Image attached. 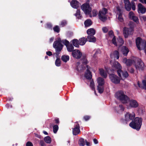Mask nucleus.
<instances>
[{"label": "nucleus", "mask_w": 146, "mask_h": 146, "mask_svg": "<svg viewBox=\"0 0 146 146\" xmlns=\"http://www.w3.org/2000/svg\"><path fill=\"white\" fill-rule=\"evenodd\" d=\"M52 27V26L50 24H47L46 25V27L48 28H50Z\"/></svg>", "instance_id": "6e6d98bb"}, {"label": "nucleus", "mask_w": 146, "mask_h": 146, "mask_svg": "<svg viewBox=\"0 0 146 146\" xmlns=\"http://www.w3.org/2000/svg\"><path fill=\"white\" fill-rule=\"evenodd\" d=\"M67 50L68 52H71L73 51V50L74 49V46L72 45L69 44L67 46Z\"/></svg>", "instance_id": "58836bf2"}, {"label": "nucleus", "mask_w": 146, "mask_h": 146, "mask_svg": "<svg viewBox=\"0 0 146 146\" xmlns=\"http://www.w3.org/2000/svg\"><path fill=\"white\" fill-rule=\"evenodd\" d=\"M97 81L98 84L97 90L99 93H102L104 90L103 86L104 84V80L103 78L99 77L97 79Z\"/></svg>", "instance_id": "39448f33"}, {"label": "nucleus", "mask_w": 146, "mask_h": 146, "mask_svg": "<svg viewBox=\"0 0 146 146\" xmlns=\"http://www.w3.org/2000/svg\"><path fill=\"white\" fill-rule=\"evenodd\" d=\"M135 67L137 70H142L144 67L143 62L141 60L139 59L135 64Z\"/></svg>", "instance_id": "2eb2a0df"}, {"label": "nucleus", "mask_w": 146, "mask_h": 146, "mask_svg": "<svg viewBox=\"0 0 146 146\" xmlns=\"http://www.w3.org/2000/svg\"><path fill=\"white\" fill-rule=\"evenodd\" d=\"M139 1H140V2H142V3H143V0H139Z\"/></svg>", "instance_id": "338daca9"}, {"label": "nucleus", "mask_w": 146, "mask_h": 146, "mask_svg": "<svg viewBox=\"0 0 146 146\" xmlns=\"http://www.w3.org/2000/svg\"><path fill=\"white\" fill-rule=\"evenodd\" d=\"M72 55L76 58L79 59L82 56V52L78 50H75L72 51Z\"/></svg>", "instance_id": "f3484780"}, {"label": "nucleus", "mask_w": 146, "mask_h": 146, "mask_svg": "<svg viewBox=\"0 0 146 146\" xmlns=\"http://www.w3.org/2000/svg\"><path fill=\"white\" fill-rule=\"evenodd\" d=\"M70 5L73 8L77 9L79 6V3L76 0H73L71 2Z\"/></svg>", "instance_id": "5701e85b"}, {"label": "nucleus", "mask_w": 146, "mask_h": 146, "mask_svg": "<svg viewBox=\"0 0 146 146\" xmlns=\"http://www.w3.org/2000/svg\"><path fill=\"white\" fill-rule=\"evenodd\" d=\"M137 84H138V85L139 87H141V85L140 84L139 82H138Z\"/></svg>", "instance_id": "0e129e2a"}, {"label": "nucleus", "mask_w": 146, "mask_h": 146, "mask_svg": "<svg viewBox=\"0 0 146 146\" xmlns=\"http://www.w3.org/2000/svg\"><path fill=\"white\" fill-rule=\"evenodd\" d=\"M54 31L57 33H58L60 31V29L59 27L58 26H56L53 28Z\"/></svg>", "instance_id": "c03bdc74"}, {"label": "nucleus", "mask_w": 146, "mask_h": 146, "mask_svg": "<svg viewBox=\"0 0 146 146\" xmlns=\"http://www.w3.org/2000/svg\"><path fill=\"white\" fill-rule=\"evenodd\" d=\"M46 54L49 56H50L52 55V53L50 51H48L46 52Z\"/></svg>", "instance_id": "5fc2aeb1"}, {"label": "nucleus", "mask_w": 146, "mask_h": 146, "mask_svg": "<svg viewBox=\"0 0 146 146\" xmlns=\"http://www.w3.org/2000/svg\"><path fill=\"white\" fill-rule=\"evenodd\" d=\"M90 86L92 90H94V93L96 95L94 88V82L93 81H91L90 82Z\"/></svg>", "instance_id": "79ce46f5"}, {"label": "nucleus", "mask_w": 146, "mask_h": 146, "mask_svg": "<svg viewBox=\"0 0 146 146\" xmlns=\"http://www.w3.org/2000/svg\"><path fill=\"white\" fill-rule=\"evenodd\" d=\"M116 13L117 14L116 17L119 21L121 22H123V20L122 16V12L121 10L120 9L119 7L116 8Z\"/></svg>", "instance_id": "dca6fc26"}, {"label": "nucleus", "mask_w": 146, "mask_h": 146, "mask_svg": "<svg viewBox=\"0 0 146 146\" xmlns=\"http://www.w3.org/2000/svg\"><path fill=\"white\" fill-rule=\"evenodd\" d=\"M98 14V12L96 10H93L92 13L91 12H90L89 14H88V15H89V16L91 17H95Z\"/></svg>", "instance_id": "72a5a7b5"}, {"label": "nucleus", "mask_w": 146, "mask_h": 146, "mask_svg": "<svg viewBox=\"0 0 146 146\" xmlns=\"http://www.w3.org/2000/svg\"><path fill=\"white\" fill-rule=\"evenodd\" d=\"M125 7L127 11H129L131 9V5L128 0H124Z\"/></svg>", "instance_id": "393cba45"}, {"label": "nucleus", "mask_w": 146, "mask_h": 146, "mask_svg": "<svg viewBox=\"0 0 146 146\" xmlns=\"http://www.w3.org/2000/svg\"><path fill=\"white\" fill-rule=\"evenodd\" d=\"M115 97L123 103L127 102L128 100V97L123 92L120 90L117 92L115 95Z\"/></svg>", "instance_id": "7ed1b4c3"}, {"label": "nucleus", "mask_w": 146, "mask_h": 146, "mask_svg": "<svg viewBox=\"0 0 146 146\" xmlns=\"http://www.w3.org/2000/svg\"><path fill=\"white\" fill-rule=\"evenodd\" d=\"M109 78L112 82L115 84L119 83L120 79L116 75L114 74H110L109 75Z\"/></svg>", "instance_id": "f8f14e48"}, {"label": "nucleus", "mask_w": 146, "mask_h": 146, "mask_svg": "<svg viewBox=\"0 0 146 146\" xmlns=\"http://www.w3.org/2000/svg\"><path fill=\"white\" fill-rule=\"evenodd\" d=\"M78 144L80 146H84L85 144V142L84 139L81 138L80 139Z\"/></svg>", "instance_id": "e433bc0d"}, {"label": "nucleus", "mask_w": 146, "mask_h": 146, "mask_svg": "<svg viewBox=\"0 0 146 146\" xmlns=\"http://www.w3.org/2000/svg\"><path fill=\"white\" fill-rule=\"evenodd\" d=\"M62 60L64 62H66L69 59V56L68 55H64L61 57Z\"/></svg>", "instance_id": "473e14b6"}, {"label": "nucleus", "mask_w": 146, "mask_h": 146, "mask_svg": "<svg viewBox=\"0 0 146 146\" xmlns=\"http://www.w3.org/2000/svg\"><path fill=\"white\" fill-rule=\"evenodd\" d=\"M63 46L60 38H58L57 40L55 41L53 44V46L55 49L56 52L60 51L62 49Z\"/></svg>", "instance_id": "1a4fd4ad"}, {"label": "nucleus", "mask_w": 146, "mask_h": 146, "mask_svg": "<svg viewBox=\"0 0 146 146\" xmlns=\"http://www.w3.org/2000/svg\"><path fill=\"white\" fill-rule=\"evenodd\" d=\"M95 31L93 28H90L87 30V33L88 36H93L95 33Z\"/></svg>", "instance_id": "bb28decb"}, {"label": "nucleus", "mask_w": 146, "mask_h": 146, "mask_svg": "<svg viewBox=\"0 0 146 146\" xmlns=\"http://www.w3.org/2000/svg\"><path fill=\"white\" fill-rule=\"evenodd\" d=\"M132 5L131 6V8L134 11L135 10V5L133 4V3H132Z\"/></svg>", "instance_id": "864d4df0"}, {"label": "nucleus", "mask_w": 146, "mask_h": 146, "mask_svg": "<svg viewBox=\"0 0 146 146\" xmlns=\"http://www.w3.org/2000/svg\"><path fill=\"white\" fill-rule=\"evenodd\" d=\"M143 88L146 90V81L145 80L143 81Z\"/></svg>", "instance_id": "09e8293b"}, {"label": "nucleus", "mask_w": 146, "mask_h": 146, "mask_svg": "<svg viewBox=\"0 0 146 146\" xmlns=\"http://www.w3.org/2000/svg\"><path fill=\"white\" fill-rule=\"evenodd\" d=\"M137 46L139 50L144 49L146 46V41L144 40L141 39L138 37L136 41Z\"/></svg>", "instance_id": "423d86ee"}, {"label": "nucleus", "mask_w": 146, "mask_h": 146, "mask_svg": "<svg viewBox=\"0 0 146 146\" xmlns=\"http://www.w3.org/2000/svg\"><path fill=\"white\" fill-rule=\"evenodd\" d=\"M87 40L90 42H95L96 41V38L93 36H88Z\"/></svg>", "instance_id": "c85d7f7f"}, {"label": "nucleus", "mask_w": 146, "mask_h": 146, "mask_svg": "<svg viewBox=\"0 0 146 146\" xmlns=\"http://www.w3.org/2000/svg\"><path fill=\"white\" fill-rule=\"evenodd\" d=\"M107 12V9L104 8L102 10H100L99 13L98 15L99 19L102 21H106L107 18L106 14Z\"/></svg>", "instance_id": "0eeeda50"}, {"label": "nucleus", "mask_w": 146, "mask_h": 146, "mask_svg": "<svg viewBox=\"0 0 146 146\" xmlns=\"http://www.w3.org/2000/svg\"><path fill=\"white\" fill-rule=\"evenodd\" d=\"M90 118V117L89 116H86L84 117V118L85 120L87 121V120H88V119H89Z\"/></svg>", "instance_id": "3c124183"}, {"label": "nucleus", "mask_w": 146, "mask_h": 146, "mask_svg": "<svg viewBox=\"0 0 146 146\" xmlns=\"http://www.w3.org/2000/svg\"><path fill=\"white\" fill-rule=\"evenodd\" d=\"M121 51L124 55L126 56L129 50L127 47L125 46H123L121 47Z\"/></svg>", "instance_id": "b1692460"}, {"label": "nucleus", "mask_w": 146, "mask_h": 146, "mask_svg": "<svg viewBox=\"0 0 146 146\" xmlns=\"http://www.w3.org/2000/svg\"><path fill=\"white\" fill-rule=\"evenodd\" d=\"M117 40V42H116L117 44L116 46H120L122 45L123 44L124 41L121 37H119Z\"/></svg>", "instance_id": "c756f323"}, {"label": "nucleus", "mask_w": 146, "mask_h": 146, "mask_svg": "<svg viewBox=\"0 0 146 146\" xmlns=\"http://www.w3.org/2000/svg\"><path fill=\"white\" fill-rule=\"evenodd\" d=\"M43 133L46 135H48V133L46 131H43Z\"/></svg>", "instance_id": "e2e57ef3"}, {"label": "nucleus", "mask_w": 146, "mask_h": 146, "mask_svg": "<svg viewBox=\"0 0 146 146\" xmlns=\"http://www.w3.org/2000/svg\"><path fill=\"white\" fill-rule=\"evenodd\" d=\"M67 22L65 21H62L61 25L62 27H63L66 24Z\"/></svg>", "instance_id": "49530a36"}, {"label": "nucleus", "mask_w": 146, "mask_h": 146, "mask_svg": "<svg viewBox=\"0 0 146 146\" xmlns=\"http://www.w3.org/2000/svg\"><path fill=\"white\" fill-rule=\"evenodd\" d=\"M40 144L41 146H44V143L42 141L40 142Z\"/></svg>", "instance_id": "bf43d9fd"}, {"label": "nucleus", "mask_w": 146, "mask_h": 146, "mask_svg": "<svg viewBox=\"0 0 146 146\" xmlns=\"http://www.w3.org/2000/svg\"><path fill=\"white\" fill-rule=\"evenodd\" d=\"M54 38L53 37L51 38L50 39V42H52L54 40Z\"/></svg>", "instance_id": "052dcab7"}, {"label": "nucleus", "mask_w": 146, "mask_h": 146, "mask_svg": "<svg viewBox=\"0 0 146 146\" xmlns=\"http://www.w3.org/2000/svg\"><path fill=\"white\" fill-rule=\"evenodd\" d=\"M123 62L126 64L127 66H131L133 63L132 61L131 60L127 59L126 58H124L123 59Z\"/></svg>", "instance_id": "a878e982"}, {"label": "nucleus", "mask_w": 146, "mask_h": 146, "mask_svg": "<svg viewBox=\"0 0 146 146\" xmlns=\"http://www.w3.org/2000/svg\"><path fill=\"white\" fill-rule=\"evenodd\" d=\"M74 128L73 129V133L74 135H76L80 133V126L79 125L76 123L75 125Z\"/></svg>", "instance_id": "6ab92c4d"}, {"label": "nucleus", "mask_w": 146, "mask_h": 146, "mask_svg": "<svg viewBox=\"0 0 146 146\" xmlns=\"http://www.w3.org/2000/svg\"><path fill=\"white\" fill-rule=\"evenodd\" d=\"M123 31L125 37L127 38L129 35L133 34V29L132 28H128L127 27H125L123 29Z\"/></svg>", "instance_id": "ddd939ff"}, {"label": "nucleus", "mask_w": 146, "mask_h": 146, "mask_svg": "<svg viewBox=\"0 0 146 146\" xmlns=\"http://www.w3.org/2000/svg\"><path fill=\"white\" fill-rule=\"evenodd\" d=\"M86 39L84 38H82L79 39V44L81 45H84L85 44L86 42Z\"/></svg>", "instance_id": "2f4dec72"}, {"label": "nucleus", "mask_w": 146, "mask_h": 146, "mask_svg": "<svg viewBox=\"0 0 146 146\" xmlns=\"http://www.w3.org/2000/svg\"><path fill=\"white\" fill-rule=\"evenodd\" d=\"M82 61V63L85 65L86 67L87 68L85 74V76L87 79H90L92 77V75L90 71V68L89 67L88 65H86L88 62L87 60L85 58Z\"/></svg>", "instance_id": "6e6552de"}, {"label": "nucleus", "mask_w": 146, "mask_h": 146, "mask_svg": "<svg viewBox=\"0 0 146 146\" xmlns=\"http://www.w3.org/2000/svg\"><path fill=\"white\" fill-rule=\"evenodd\" d=\"M93 141H94V143L95 144H97L98 143V141L96 139H94L93 140Z\"/></svg>", "instance_id": "4d7b16f0"}, {"label": "nucleus", "mask_w": 146, "mask_h": 146, "mask_svg": "<svg viewBox=\"0 0 146 146\" xmlns=\"http://www.w3.org/2000/svg\"><path fill=\"white\" fill-rule=\"evenodd\" d=\"M108 40H110L111 39L112 43L115 45H117L116 43L115 37L114 36L113 32L112 31H110L109 32L108 36H107Z\"/></svg>", "instance_id": "4468645a"}, {"label": "nucleus", "mask_w": 146, "mask_h": 146, "mask_svg": "<svg viewBox=\"0 0 146 146\" xmlns=\"http://www.w3.org/2000/svg\"><path fill=\"white\" fill-rule=\"evenodd\" d=\"M110 63L112 66L113 70H116L119 76L121 78H127L129 74L126 71L123 72L121 70L122 67L120 64L117 61H111Z\"/></svg>", "instance_id": "f257e3e1"}, {"label": "nucleus", "mask_w": 146, "mask_h": 146, "mask_svg": "<svg viewBox=\"0 0 146 146\" xmlns=\"http://www.w3.org/2000/svg\"><path fill=\"white\" fill-rule=\"evenodd\" d=\"M99 72L100 75L105 78H106L108 76L107 71H105L102 68H99Z\"/></svg>", "instance_id": "aec40b11"}, {"label": "nucleus", "mask_w": 146, "mask_h": 146, "mask_svg": "<svg viewBox=\"0 0 146 146\" xmlns=\"http://www.w3.org/2000/svg\"><path fill=\"white\" fill-rule=\"evenodd\" d=\"M118 108L121 111H123L124 110V107L122 106H119Z\"/></svg>", "instance_id": "603ef678"}, {"label": "nucleus", "mask_w": 146, "mask_h": 146, "mask_svg": "<svg viewBox=\"0 0 146 146\" xmlns=\"http://www.w3.org/2000/svg\"><path fill=\"white\" fill-rule=\"evenodd\" d=\"M9 105H8V104H7L6 105V106H7V108H9V107L8 106Z\"/></svg>", "instance_id": "69168bd1"}, {"label": "nucleus", "mask_w": 146, "mask_h": 146, "mask_svg": "<svg viewBox=\"0 0 146 146\" xmlns=\"http://www.w3.org/2000/svg\"><path fill=\"white\" fill-rule=\"evenodd\" d=\"M76 69L78 71H82L84 69V68L80 65V63L78 62L76 64Z\"/></svg>", "instance_id": "c9c22d12"}, {"label": "nucleus", "mask_w": 146, "mask_h": 146, "mask_svg": "<svg viewBox=\"0 0 146 146\" xmlns=\"http://www.w3.org/2000/svg\"><path fill=\"white\" fill-rule=\"evenodd\" d=\"M71 42L72 44L75 47L78 48L79 46L78 40L76 39H74L72 40Z\"/></svg>", "instance_id": "7c9ffc66"}, {"label": "nucleus", "mask_w": 146, "mask_h": 146, "mask_svg": "<svg viewBox=\"0 0 146 146\" xmlns=\"http://www.w3.org/2000/svg\"><path fill=\"white\" fill-rule=\"evenodd\" d=\"M84 24L85 27H89L92 24V22L91 20L88 19L85 21Z\"/></svg>", "instance_id": "f704fd0d"}, {"label": "nucleus", "mask_w": 146, "mask_h": 146, "mask_svg": "<svg viewBox=\"0 0 146 146\" xmlns=\"http://www.w3.org/2000/svg\"><path fill=\"white\" fill-rule=\"evenodd\" d=\"M140 19L141 20L145 21H146V17L145 16H141L140 18Z\"/></svg>", "instance_id": "8fccbe9b"}, {"label": "nucleus", "mask_w": 146, "mask_h": 146, "mask_svg": "<svg viewBox=\"0 0 146 146\" xmlns=\"http://www.w3.org/2000/svg\"><path fill=\"white\" fill-rule=\"evenodd\" d=\"M61 43L64 44L66 46L70 44V42L69 41L66 40H61Z\"/></svg>", "instance_id": "ea45409f"}, {"label": "nucleus", "mask_w": 146, "mask_h": 146, "mask_svg": "<svg viewBox=\"0 0 146 146\" xmlns=\"http://www.w3.org/2000/svg\"><path fill=\"white\" fill-rule=\"evenodd\" d=\"M75 15L78 19H80L81 18V16L80 14V10H77L76 13L75 14Z\"/></svg>", "instance_id": "a19ab883"}, {"label": "nucleus", "mask_w": 146, "mask_h": 146, "mask_svg": "<svg viewBox=\"0 0 146 146\" xmlns=\"http://www.w3.org/2000/svg\"><path fill=\"white\" fill-rule=\"evenodd\" d=\"M144 2L146 4V0H144Z\"/></svg>", "instance_id": "774afa93"}, {"label": "nucleus", "mask_w": 146, "mask_h": 146, "mask_svg": "<svg viewBox=\"0 0 146 146\" xmlns=\"http://www.w3.org/2000/svg\"><path fill=\"white\" fill-rule=\"evenodd\" d=\"M138 12L139 13H141L142 14L145 13L146 11V9L142 4L139 3L138 5Z\"/></svg>", "instance_id": "4be33fe9"}, {"label": "nucleus", "mask_w": 146, "mask_h": 146, "mask_svg": "<svg viewBox=\"0 0 146 146\" xmlns=\"http://www.w3.org/2000/svg\"><path fill=\"white\" fill-rule=\"evenodd\" d=\"M82 9L86 15H88L91 12V8L90 7L88 3H87L83 4L81 7Z\"/></svg>", "instance_id": "9b49d317"}, {"label": "nucleus", "mask_w": 146, "mask_h": 146, "mask_svg": "<svg viewBox=\"0 0 146 146\" xmlns=\"http://www.w3.org/2000/svg\"><path fill=\"white\" fill-rule=\"evenodd\" d=\"M102 30L104 33H106L108 31V29L107 27H105L102 28Z\"/></svg>", "instance_id": "a18cd8bd"}, {"label": "nucleus", "mask_w": 146, "mask_h": 146, "mask_svg": "<svg viewBox=\"0 0 146 146\" xmlns=\"http://www.w3.org/2000/svg\"><path fill=\"white\" fill-rule=\"evenodd\" d=\"M54 56L55 55V56L57 58L55 62L56 65L57 66H60L61 64V62L60 58L58 57V54H54Z\"/></svg>", "instance_id": "cd10ccee"}, {"label": "nucleus", "mask_w": 146, "mask_h": 146, "mask_svg": "<svg viewBox=\"0 0 146 146\" xmlns=\"http://www.w3.org/2000/svg\"><path fill=\"white\" fill-rule=\"evenodd\" d=\"M142 119L141 117H136L129 124V126L132 128L137 131L139 130L142 124Z\"/></svg>", "instance_id": "f03ea898"}, {"label": "nucleus", "mask_w": 146, "mask_h": 146, "mask_svg": "<svg viewBox=\"0 0 146 146\" xmlns=\"http://www.w3.org/2000/svg\"><path fill=\"white\" fill-rule=\"evenodd\" d=\"M58 127L57 125H54L53 126V130L54 133H56L57 131H58Z\"/></svg>", "instance_id": "37998d69"}, {"label": "nucleus", "mask_w": 146, "mask_h": 146, "mask_svg": "<svg viewBox=\"0 0 146 146\" xmlns=\"http://www.w3.org/2000/svg\"><path fill=\"white\" fill-rule=\"evenodd\" d=\"M44 139L45 141L48 143H50L51 141V138L48 136L44 137Z\"/></svg>", "instance_id": "4c0bfd02"}, {"label": "nucleus", "mask_w": 146, "mask_h": 146, "mask_svg": "<svg viewBox=\"0 0 146 146\" xmlns=\"http://www.w3.org/2000/svg\"><path fill=\"white\" fill-rule=\"evenodd\" d=\"M129 17L130 19L133 20L137 23L139 22L138 18L136 16L134 13L132 11H130L129 13Z\"/></svg>", "instance_id": "a211bd4d"}, {"label": "nucleus", "mask_w": 146, "mask_h": 146, "mask_svg": "<svg viewBox=\"0 0 146 146\" xmlns=\"http://www.w3.org/2000/svg\"><path fill=\"white\" fill-rule=\"evenodd\" d=\"M56 123H59V119H56L55 120Z\"/></svg>", "instance_id": "680f3d73"}, {"label": "nucleus", "mask_w": 146, "mask_h": 146, "mask_svg": "<svg viewBox=\"0 0 146 146\" xmlns=\"http://www.w3.org/2000/svg\"><path fill=\"white\" fill-rule=\"evenodd\" d=\"M26 146H33V144L31 142H27L26 144Z\"/></svg>", "instance_id": "de8ad7c7"}, {"label": "nucleus", "mask_w": 146, "mask_h": 146, "mask_svg": "<svg viewBox=\"0 0 146 146\" xmlns=\"http://www.w3.org/2000/svg\"><path fill=\"white\" fill-rule=\"evenodd\" d=\"M125 120L126 123L131 120H133L135 118V114L134 112L127 113L125 115Z\"/></svg>", "instance_id": "9d476101"}, {"label": "nucleus", "mask_w": 146, "mask_h": 146, "mask_svg": "<svg viewBox=\"0 0 146 146\" xmlns=\"http://www.w3.org/2000/svg\"><path fill=\"white\" fill-rule=\"evenodd\" d=\"M110 57L111 58L118 59L119 58V52L117 50L114 51L110 54Z\"/></svg>", "instance_id": "412c9836"}, {"label": "nucleus", "mask_w": 146, "mask_h": 146, "mask_svg": "<svg viewBox=\"0 0 146 146\" xmlns=\"http://www.w3.org/2000/svg\"><path fill=\"white\" fill-rule=\"evenodd\" d=\"M86 145L87 146H90V143L87 141H86Z\"/></svg>", "instance_id": "13d9d810"}, {"label": "nucleus", "mask_w": 146, "mask_h": 146, "mask_svg": "<svg viewBox=\"0 0 146 146\" xmlns=\"http://www.w3.org/2000/svg\"><path fill=\"white\" fill-rule=\"evenodd\" d=\"M124 104H126V107L127 109L132 108H136L139 107V104L138 102L135 100L130 99L128 97V100Z\"/></svg>", "instance_id": "20e7f679"}]
</instances>
